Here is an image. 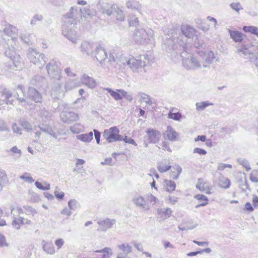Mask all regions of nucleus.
<instances>
[{
    "label": "nucleus",
    "instance_id": "4",
    "mask_svg": "<svg viewBox=\"0 0 258 258\" xmlns=\"http://www.w3.org/2000/svg\"><path fill=\"white\" fill-rule=\"evenodd\" d=\"M183 35H180L178 37H174L173 39L171 40L169 39L168 41H172L173 43V48H177V46L182 47L183 49L187 48V38H191L195 35V29L189 25H183L181 28Z\"/></svg>",
    "mask_w": 258,
    "mask_h": 258
},
{
    "label": "nucleus",
    "instance_id": "39",
    "mask_svg": "<svg viewBox=\"0 0 258 258\" xmlns=\"http://www.w3.org/2000/svg\"><path fill=\"white\" fill-rule=\"evenodd\" d=\"M103 89L106 90L115 100H118L122 99L121 93H119L118 90L115 91L109 88H104Z\"/></svg>",
    "mask_w": 258,
    "mask_h": 258
},
{
    "label": "nucleus",
    "instance_id": "11",
    "mask_svg": "<svg viewBox=\"0 0 258 258\" xmlns=\"http://www.w3.org/2000/svg\"><path fill=\"white\" fill-rule=\"evenodd\" d=\"M112 7L113 4H110L109 0H99L97 5L98 10L108 16L112 15Z\"/></svg>",
    "mask_w": 258,
    "mask_h": 258
},
{
    "label": "nucleus",
    "instance_id": "23",
    "mask_svg": "<svg viewBox=\"0 0 258 258\" xmlns=\"http://www.w3.org/2000/svg\"><path fill=\"white\" fill-rule=\"evenodd\" d=\"M231 38L235 42H241L244 39V35L241 32L228 29Z\"/></svg>",
    "mask_w": 258,
    "mask_h": 258
},
{
    "label": "nucleus",
    "instance_id": "42",
    "mask_svg": "<svg viewBox=\"0 0 258 258\" xmlns=\"http://www.w3.org/2000/svg\"><path fill=\"white\" fill-rule=\"evenodd\" d=\"M165 183L166 185V190L168 192L173 191L176 187V184L174 181L170 180H165Z\"/></svg>",
    "mask_w": 258,
    "mask_h": 258
},
{
    "label": "nucleus",
    "instance_id": "20",
    "mask_svg": "<svg viewBox=\"0 0 258 258\" xmlns=\"http://www.w3.org/2000/svg\"><path fill=\"white\" fill-rule=\"evenodd\" d=\"M164 136L171 141L177 140L178 134L171 126H168L167 130L164 133Z\"/></svg>",
    "mask_w": 258,
    "mask_h": 258
},
{
    "label": "nucleus",
    "instance_id": "36",
    "mask_svg": "<svg viewBox=\"0 0 258 258\" xmlns=\"http://www.w3.org/2000/svg\"><path fill=\"white\" fill-rule=\"evenodd\" d=\"M231 184L230 180L227 177L221 176L219 180L218 185L219 187L228 189L230 187Z\"/></svg>",
    "mask_w": 258,
    "mask_h": 258
},
{
    "label": "nucleus",
    "instance_id": "16",
    "mask_svg": "<svg viewBox=\"0 0 258 258\" xmlns=\"http://www.w3.org/2000/svg\"><path fill=\"white\" fill-rule=\"evenodd\" d=\"M133 202L136 206L141 209L145 210L149 209L147 201L142 196H135L133 199Z\"/></svg>",
    "mask_w": 258,
    "mask_h": 258
},
{
    "label": "nucleus",
    "instance_id": "45",
    "mask_svg": "<svg viewBox=\"0 0 258 258\" xmlns=\"http://www.w3.org/2000/svg\"><path fill=\"white\" fill-rule=\"evenodd\" d=\"M21 217H19L18 218H16L13 216V220L12 222V225L13 227L16 230H19L21 228V225H23L21 224V221H20Z\"/></svg>",
    "mask_w": 258,
    "mask_h": 258
},
{
    "label": "nucleus",
    "instance_id": "22",
    "mask_svg": "<svg viewBox=\"0 0 258 258\" xmlns=\"http://www.w3.org/2000/svg\"><path fill=\"white\" fill-rule=\"evenodd\" d=\"M157 214L159 217L162 220H165L170 217L172 214V211L169 208L165 209H158Z\"/></svg>",
    "mask_w": 258,
    "mask_h": 258
},
{
    "label": "nucleus",
    "instance_id": "58",
    "mask_svg": "<svg viewBox=\"0 0 258 258\" xmlns=\"http://www.w3.org/2000/svg\"><path fill=\"white\" fill-rule=\"evenodd\" d=\"M68 206L70 210H75L79 206L78 202L74 199L71 200L68 203Z\"/></svg>",
    "mask_w": 258,
    "mask_h": 258
},
{
    "label": "nucleus",
    "instance_id": "25",
    "mask_svg": "<svg viewBox=\"0 0 258 258\" xmlns=\"http://www.w3.org/2000/svg\"><path fill=\"white\" fill-rule=\"evenodd\" d=\"M126 64L134 71L142 68L139 59L132 56L126 61Z\"/></svg>",
    "mask_w": 258,
    "mask_h": 258
},
{
    "label": "nucleus",
    "instance_id": "29",
    "mask_svg": "<svg viewBox=\"0 0 258 258\" xmlns=\"http://www.w3.org/2000/svg\"><path fill=\"white\" fill-rule=\"evenodd\" d=\"M38 127L42 132L52 136L55 139H57V135L49 125L44 124H40L38 126Z\"/></svg>",
    "mask_w": 258,
    "mask_h": 258
},
{
    "label": "nucleus",
    "instance_id": "5",
    "mask_svg": "<svg viewBox=\"0 0 258 258\" xmlns=\"http://www.w3.org/2000/svg\"><path fill=\"white\" fill-rule=\"evenodd\" d=\"M28 57L31 62L40 69L43 68L46 63L44 54L37 52L34 49H29Z\"/></svg>",
    "mask_w": 258,
    "mask_h": 258
},
{
    "label": "nucleus",
    "instance_id": "47",
    "mask_svg": "<svg viewBox=\"0 0 258 258\" xmlns=\"http://www.w3.org/2000/svg\"><path fill=\"white\" fill-rule=\"evenodd\" d=\"M238 52L240 53H241L242 54H243L245 56V58L249 59L250 56H253L254 54L253 53H251L250 50H249L248 49L242 47L241 49H238Z\"/></svg>",
    "mask_w": 258,
    "mask_h": 258
},
{
    "label": "nucleus",
    "instance_id": "17",
    "mask_svg": "<svg viewBox=\"0 0 258 258\" xmlns=\"http://www.w3.org/2000/svg\"><path fill=\"white\" fill-rule=\"evenodd\" d=\"M115 223V220L112 219L106 218L105 219L100 220L97 222L101 230L105 231L107 229L112 228Z\"/></svg>",
    "mask_w": 258,
    "mask_h": 258
},
{
    "label": "nucleus",
    "instance_id": "48",
    "mask_svg": "<svg viewBox=\"0 0 258 258\" xmlns=\"http://www.w3.org/2000/svg\"><path fill=\"white\" fill-rule=\"evenodd\" d=\"M35 184L38 188L41 190H48L50 189V184L46 182L42 183L38 181H36Z\"/></svg>",
    "mask_w": 258,
    "mask_h": 258
},
{
    "label": "nucleus",
    "instance_id": "1",
    "mask_svg": "<svg viewBox=\"0 0 258 258\" xmlns=\"http://www.w3.org/2000/svg\"><path fill=\"white\" fill-rule=\"evenodd\" d=\"M186 49H183L184 52L182 53L181 57L182 65L187 70L209 69L210 65L216 59L214 53L212 51L199 52L198 55H194L188 54Z\"/></svg>",
    "mask_w": 258,
    "mask_h": 258
},
{
    "label": "nucleus",
    "instance_id": "63",
    "mask_svg": "<svg viewBox=\"0 0 258 258\" xmlns=\"http://www.w3.org/2000/svg\"><path fill=\"white\" fill-rule=\"evenodd\" d=\"M147 200L150 202L152 205H155L158 202L157 198L152 195H148L147 196Z\"/></svg>",
    "mask_w": 258,
    "mask_h": 258
},
{
    "label": "nucleus",
    "instance_id": "40",
    "mask_svg": "<svg viewBox=\"0 0 258 258\" xmlns=\"http://www.w3.org/2000/svg\"><path fill=\"white\" fill-rule=\"evenodd\" d=\"M139 95L140 96L139 101L140 102H145L149 105H152L153 104V102L148 95L144 93H139Z\"/></svg>",
    "mask_w": 258,
    "mask_h": 258
},
{
    "label": "nucleus",
    "instance_id": "28",
    "mask_svg": "<svg viewBox=\"0 0 258 258\" xmlns=\"http://www.w3.org/2000/svg\"><path fill=\"white\" fill-rule=\"evenodd\" d=\"M76 138L84 143H89L93 139V134L92 132H90L88 133L80 134L76 136Z\"/></svg>",
    "mask_w": 258,
    "mask_h": 258
},
{
    "label": "nucleus",
    "instance_id": "27",
    "mask_svg": "<svg viewBox=\"0 0 258 258\" xmlns=\"http://www.w3.org/2000/svg\"><path fill=\"white\" fill-rule=\"evenodd\" d=\"M196 188L201 191L205 192L207 194H211L210 189L209 186L206 182H204V179L202 178L198 179Z\"/></svg>",
    "mask_w": 258,
    "mask_h": 258
},
{
    "label": "nucleus",
    "instance_id": "59",
    "mask_svg": "<svg viewBox=\"0 0 258 258\" xmlns=\"http://www.w3.org/2000/svg\"><path fill=\"white\" fill-rule=\"evenodd\" d=\"M43 16L41 15L36 14L32 18V20L30 22V24L31 25H36L37 21H40L42 20Z\"/></svg>",
    "mask_w": 258,
    "mask_h": 258
},
{
    "label": "nucleus",
    "instance_id": "31",
    "mask_svg": "<svg viewBox=\"0 0 258 258\" xmlns=\"http://www.w3.org/2000/svg\"><path fill=\"white\" fill-rule=\"evenodd\" d=\"M139 60L140 61V64H141V68L150 64L152 60L151 56L146 53L140 55Z\"/></svg>",
    "mask_w": 258,
    "mask_h": 258
},
{
    "label": "nucleus",
    "instance_id": "61",
    "mask_svg": "<svg viewBox=\"0 0 258 258\" xmlns=\"http://www.w3.org/2000/svg\"><path fill=\"white\" fill-rule=\"evenodd\" d=\"M94 252L105 253L104 254H108L110 255V257L112 255V250L109 247H105L103 249L96 250Z\"/></svg>",
    "mask_w": 258,
    "mask_h": 258
},
{
    "label": "nucleus",
    "instance_id": "52",
    "mask_svg": "<svg viewBox=\"0 0 258 258\" xmlns=\"http://www.w3.org/2000/svg\"><path fill=\"white\" fill-rule=\"evenodd\" d=\"M128 23L130 27L134 26L137 27L139 25V21L138 18L132 16L128 19Z\"/></svg>",
    "mask_w": 258,
    "mask_h": 258
},
{
    "label": "nucleus",
    "instance_id": "56",
    "mask_svg": "<svg viewBox=\"0 0 258 258\" xmlns=\"http://www.w3.org/2000/svg\"><path fill=\"white\" fill-rule=\"evenodd\" d=\"M168 117L175 120H179L181 117V114L179 112L172 113L170 111L168 113Z\"/></svg>",
    "mask_w": 258,
    "mask_h": 258
},
{
    "label": "nucleus",
    "instance_id": "44",
    "mask_svg": "<svg viewBox=\"0 0 258 258\" xmlns=\"http://www.w3.org/2000/svg\"><path fill=\"white\" fill-rule=\"evenodd\" d=\"M23 209L25 211V214L27 215L34 216L37 214L36 210L30 206L26 205L23 206Z\"/></svg>",
    "mask_w": 258,
    "mask_h": 258
},
{
    "label": "nucleus",
    "instance_id": "53",
    "mask_svg": "<svg viewBox=\"0 0 258 258\" xmlns=\"http://www.w3.org/2000/svg\"><path fill=\"white\" fill-rule=\"evenodd\" d=\"M238 162L241 165L243 166V167H244L247 171H249L251 168L249 165V163L247 160L244 159H239L238 160Z\"/></svg>",
    "mask_w": 258,
    "mask_h": 258
},
{
    "label": "nucleus",
    "instance_id": "62",
    "mask_svg": "<svg viewBox=\"0 0 258 258\" xmlns=\"http://www.w3.org/2000/svg\"><path fill=\"white\" fill-rule=\"evenodd\" d=\"M30 198L33 202H37L40 200L38 195L33 191H29Z\"/></svg>",
    "mask_w": 258,
    "mask_h": 258
},
{
    "label": "nucleus",
    "instance_id": "24",
    "mask_svg": "<svg viewBox=\"0 0 258 258\" xmlns=\"http://www.w3.org/2000/svg\"><path fill=\"white\" fill-rule=\"evenodd\" d=\"M126 7L132 11L140 12L141 10L142 6L141 4L136 0H129L125 3Z\"/></svg>",
    "mask_w": 258,
    "mask_h": 258
},
{
    "label": "nucleus",
    "instance_id": "46",
    "mask_svg": "<svg viewBox=\"0 0 258 258\" xmlns=\"http://www.w3.org/2000/svg\"><path fill=\"white\" fill-rule=\"evenodd\" d=\"M20 178L23 181L31 183L34 182V180L31 177L29 173L25 172L20 176Z\"/></svg>",
    "mask_w": 258,
    "mask_h": 258
},
{
    "label": "nucleus",
    "instance_id": "3",
    "mask_svg": "<svg viewBox=\"0 0 258 258\" xmlns=\"http://www.w3.org/2000/svg\"><path fill=\"white\" fill-rule=\"evenodd\" d=\"M154 31L150 28H137L132 35V39L136 44L146 45L154 41Z\"/></svg>",
    "mask_w": 258,
    "mask_h": 258
},
{
    "label": "nucleus",
    "instance_id": "34",
    "mask_svg": "<svg viewBox=\"0 0 258 258\" xmlns=\"http://www.w3.org/2000/svg\"><path fill=\"white\" fill-rule=\"evenodd\" d=\"M195 198L200 201V204L196 206V208H198L200 207L205 206L208 204V198L203 195L199 194L195 196Z\"/></svg>",
    "mask_w": 258,
    "mask_h": 258
},
{
    "label": "nucleus",
    "instance_id": "2",
    "mask_svg": "<svg viewBox=\"0 0 258 258\" xmlns=\"http://www.w3.org/2000/svg\"><path fill=\"white\" fill-rule=\"evenodd\" d=\"M47 74L50 79L53 81L52 86V94L54 92L56 94H59L62 92V83L60 82L61 71L58 69L56 61L51 60L46 66Z\"/></svg>",
    "mask_w": 258,
    "mask_h": 258
},
{
    "label": "nucleus",
    "instance_id": "35",
    "mask_svg": "<svg viewBox=\"0 0 258 258\" xmlns=\"http://www.w3.org/2000/svg\"><path fill=\"white\" fill-rule=\"evenodd\" d=\"M84 126L80 123H76L70 127L71 132L74 134H78L84 131Z\"/></svg>",
    "mask_w": 258,
    "mask_h": 258
},
{
    "label": "nucleus",
    "instance_id": "33",
    "mask_svg": "<svg viewBox=\"0 0 258 258\" xmlns=\"http://www.w3.org/2000/svg\"><path fill=\"white\" fill-rule=\"evenodd\" d=\"M1 95L4 98V100L6 102L7 104H12L13 100L10 99L12 96V93L5 88L1 93Z\"/></svg>",
    "mask_w": 258,
    "mask_h": 258
},
{
    "label": "nucleus",
    "instance_id": "26",
    "mask_svg": "<svg viewBox=\"0 0 258 258\" xmlns=\"http://www.w3.org/2000/svg\"><path fill=\"white\" fill-rule=\"evenodd\" d=\"M42 246L43 250L49 254H53L55 253V248L51 242L43 240Z\"/></svg>",
    "mask_w": 258,
    "mask_h": 258
},
{
    "label": "nucleus",
    "instance_id": "57",
    "mask_svg": "<svg viewBox=\"0 0 258 258\" xmlns=\"http://www.w3.org/2000/svg\"><path fill=\"white\" fill-rule=\"evenodd\" d=\"M250 179L253 182H258V170H254L250 175Z\"/></svg>",
    "mask_w": 258,
    "mask_h": 258
},
{
    "label": "nucleus",
    "instance_id": "7",
    "mask_svg": "<svg viewBox=\"0 0 258 258\" xmlns=\"http://www.w3.org/2000/svg\"><path fill=\"white\" fill-rule=\"evenodd\" d=\"M75 24H63L62 26V34L69 40L72 43L76 44L79 38V36L75 30Z\"/></svg>",
    "mask_w": 258,
    "mask_h": 258
},
{
    "label": "nucleus",
    "instance_id": "21",
    "mask_svg": "<svg viewBox=\"0 0 258 258\" xmlns=\"http://www.w3.org/2000/svg\"><path fill=\"white\" fill-rule=\"evenodd\" d=\"M81 81L83 84L88 86L89 88H93L96 85L95 80L86 74H84L81 78Z\"/></svg>",
    "mask_w": 258,
    "mask_h": 258
},
{
    "label": "nucleus",
    "instance_id": "41",
    "mask_svg": "<svg viewBox=\"0 0 258 258\" xmlns=\"http://www.w3.org/2000/svg\"><path fill=\"white\" fill-rule=\"evenodd\" d=\"M243 30L245 32L250 33L252 34L258 36V28L255 26H244L243 27Z\"/></svg>",
    "mask_w": 258,
    "mask_h": 258
},
{
    "label": "nucleus",
    "instance_id": "15",
    "mask_svg": "<svg viewBox=\"0 0 258 258\" xmlns=\"http://www.w3.org/2000/svg\"><path fill=\"white\" fill-rule=\"evenodd\" d=\"M97 45V44L84 41L81 44L80 49L83 53L88 55H93Z\"/></svg>",
    "mask_w": 258,
    "mask_h": 258
},
{
    "label": "nucleus",
    "instance_id": "55",
    "mask_svg": "<svg viewBox=\"0 0 258 258\" xmlns=\"http://www.w3.org/2000/svg\"><path fill=\"white\" fill-rule=\"evenodd\" d=\"M20 124L22 127L27 132L30 131L32 129V126L31 123L26 120H21Z\"/></svg>",
    "mask_w": 258,
    "mask_h": 258
},
{
    "label": "nucleus",
    "instance_id": "49",
    "mask_svg": "<svg viewBox=\"0 0 258 258\" xmlns=\"http://www.w3.org/2000/svg\"><path fill=\"white\" fill-rule=\"evenodd\" d=\"M39 115L42 120L49 119L50 117V113L44 109H40Z\"/></svg>",
    "mask_w": 258,
    "mask_h": 258
},
{
    "label": "nucleus",
    "instance_id": "18",
    "mask_svg": "<svg viewBox=\"0 0 258 258\" xmlns=\"http://www.w3.org/2000/svg\"><path fill=\"white\" fill-rule=\"evenodd\" d=\"M112 9H113L112 14L114 15L116 20L119 21H124L125 19V16L123 11L121 10V8L119 7L117 5L113 4Z\"/></svg>",
    "mask_w": 258,
    "mask_h": 258
},
{
    "label": "nucleus",
    "instance_id": "60",
    "mask_svg": "<svg viewBox=\"0 0 258 258\" xmlns=\"http://www.w3.org/2000/svg\"><path fill=\"white\" fill-rule=\"evenodd\" d=\"M118 91L121 93L122 98L123 97H124L126 100L131 101L133 100L132 96L128 94L126 91L122 89H118Z\"/></svg>",
    "mask_w": 258,
    "mask_h": 258
},
{
    "label": "nucleus",
    "instance_id": "38",
    "mask_svg": "<svg viewBox=\"0 0 258 258\" xmlns=\"http://www.w3.org/2000/svg\"><path fill=\"white\" fill-rule=\"evenodd\" d=\"M171 167V166L169 164H166L165 160L158 163L157 165V169L161 173L166 172L169 170Z\"/></svg>",
    "mask_w": 258,
    "mask_h": 258
},
{
    "label": "nucleus",
    "instance_id": "37",
    "mask_svg": "<svg viewBox=\"0 0 258 258\" xmlns=\"http://www.w3.org/2000/svg\"><path fill=\"white\" fill-rule=\"evenodd\" d=\"M79 82H77L75 80H69L66 82L64 84V89L66 91L71 90L75 87L79 86Z\"/></svg>",
    "mask_w": 258,
    "mask_h": 258
},
{
    "label": "nucleus",
    "instance_id": "8",
    "mask_svg": "<svg viewBox=\"0 0 258 258\" xmlns=\"http://www.w3.org/2000/svg\"><path fill=\"white\" fill-rule=\"evenodd\" d=\"M93 55L101 64L106 59H108L109 62L115 61L114 58L112 55L110 54L109 56H107L106 51L100 44H97L95 47Z\"/></svg>",
    "mask_w": 258,
    "mask_h": 258
},
{
    "label": "nucleus",
    "instance_id": "12",
    "mask_svg": "<svg viewBox=\"0 0 258 258\" xmlns=\"http://www.w3.org/2000/svg\"><path fill=\"white\" fill-rule=\"evenodd\" d=\"M145 138L149 143L155 144L159 142L161 138L160 132L153 128H147Z\"/></svg>",
    "mask_w": 258,
    "mask_h": 258
},
{
    "label": "nucleus",
    "instance_id": "6",
    "mask_svg": "<svg viewBox=\"0 0 258 258\" xmlns=\"http://www.w3.org/2000/svg\"><path fill=\"white\" fill-rule=\"evenodd\" d=\"M3 33L5 35L9 36L11 37V41H12L13 42H14V45L12 47V49L10 50V51H12V52H10V53H8V51H6L5 52V54L7 56L9 57L10 58H12V57L14 56V53H15V46H16V42L17 40V38L14 37V35L17 34L18 33V29L14 26L12 25H6L5 28L4 29L3 31Z\"/></svg>",
    "mask_w": 258,
    "mask_h": 258
},
{
    "label": "nucleus",
    "instance_id": "51",
    "mask_svg": "<svg viewBox=\"0 0 258 258\" xmlns=\"http://www.w3.org/2000/svg\"><path fill=\"white\" fill-rule=\"evenodd\" d=\"M20 37L21 39L26 44H29L31 41V34L30 33L21 34Z\"/></svg>",
    "mask_w": 258,
    "mask_h": 258
},
{
    "label": "nucleus",
    "instance_id": "50",
    "mask_svg": "<svg viewBox=\"0 0 258 258\" xmlns=\"http://www.w3.org/2000/svg\"><path fill=\"white\" fill-rule=\"evenodd\" d=\"M230 8L237 13H239L240 10H243V8L239 2L232 3L230 5Z\"/></svg>",
    "mask_w": 258,
    "mask_h": 258
},
{
    "label": "nucleus",
    "instance_id": "30",
    "mask_svg": "<svg viewBox=\"0 0 258 258\" xmlns=\"http://www.w3.org/2000/svg\"><path fill=\"white\" fill-rule=\"evenodd\" d=\"M172 169L170 174V177L173 179L176 180L178 178L182 172V168L178 165H175L172 167Z\"/></svg>",
    "mask_w": 258,
    "mask_h": 258
},
{
    "label": "nucleus",
    "instance_id": "9",
    "mask_svg": "<svg viewBox=\"0 0 258 258\" xmlns=\"http://www.w3.org/2000/svg\"><path fill=\"white\" fill-rule=\"evenodd\" d=\"M119 130L116 126H112L105 130L103 136L108 143L122 141V136L119 135Z\"/></svg>",
    "mask_w": 258,
    "mask_h": 258
},
{
    "label": "nucleus",
    "instance_id": "13",
    "mask_svg": "<svg viewBox=\"0 0 258 258\" xmlns=\"http://www.w3.org/2000/svg\"><path fill=\"white\" fill-rule=\"evenodd\" d=\"M119 251L115 258H129L128 254L132 252V246L128 243H123L117 245Z\"/></svg>",
    "mask_w": 258,
    "mask_h": 258
},
{
    "label": "nucleus",
    "instance_id": "10",
    "mask_svg": "<svg viewBox=\"0 0 258 258\" xmlns=\"http://www.w3.org/2000/svg\"><path fill=\"white\" fill-rule=\"evenodd\" d=\"M78 14V10L75 7H72L70 11L63 17V24H76Z\"/></svg>",
    "mask_w": 258,
    "mask_h": 258
},
{
    "label": "nucleus",
    "instance_id": "14",
    "mask_svg": "<svg viewBox=\"0 0 258 258\" xmlns=\"http://www.w3.org/2000/svg\"><path fill=\"white\" fill-rule=\"evenodd\" d=\"M60 117L63 122L67 123L76 121L79 119V115L73 111H63L60 113Z\"/></svg>",
    "mask_w": 258,
    "mask_h": 258
},
{
    "label": "nucleus",
    "instance_id": "43",
    "mask_svg": "<svg viewBox=\"0 0 258 258\" xmlns=\"http://www.w3.org/2000/svg\"><path fill=\"white\" fill-rule=\"evenodd\" d=\"M212 105L213 103H210L209 101H202L200 102H197L196 104V109L198 111L203 110L207 107Z\"/></svg>",
    "mask_w": 258,
    "mask_h": 258
},
{
    "label": "nucleus",
    "instance_id": "32",
    "mask_svg": "<svg viewBox=\"0 0 258 258\" xmlns=\"http://www.w3.org/2000/svg\"><path fill=\"white\" fill-rule=\"evenodd\" d=\"M8 182L9 179L5 171L0 169V192Z\"/></svg>",
    "mask_w": 258,
    "mask_h": 258
},
{
    "label": "nucleus",
    "instance_id": "54",
    "mask_svg": "<svg viewBox=\"0 0 258 258\" xmlns=\"http://www.w3.org/2000/svg\"><path fill=\"white\" fill-rule=\"evenodd\" d=\"M84 13H83V15L85 17L87 16L92 17L95 15L96 11L94 9H90L89 8H84L83 9Z\"/></svg>",
    "mask_w": 258,
    "mask_h": 258
},
{
    "label": "nucleus",
    "instance_id": "64",
    "mask_svg": "<svg viewBox=\"0 0 258 258\" xmlns=\"http://www.w3.org/2000/svg\"><path fill=\"white\" fill-rule=\"evenodd\" d=\"M249 60L253 62L254 65L258 68V52H256L255 54H254L253 56H250Z\"/></svg>",
    "mask_w": 258,
    "mask_h": 258
},
{
    "label": "nucleus",
    "instance_id": "19",
    "mask_svg": "<svg viewBox=\"0 0 258 258\" xmlns=\"http://www.w3.org/2000/svg\"><path fill=\"white\" fill-rule=\"evenodd\" d=\"M28 97L35 102H40L42 99L40 93L34 88H29L28 92Z\"/></svg>",
    "mask_w": 258,
    "mask_h": 258
}]
</instances>
